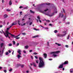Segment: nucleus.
<instances>
[{"mask_svg": "<svg viewBox=\"0 0 73 73\" xmlns=\"http://www.w3.org/2000/svg\"><path fill=\"white\" fill-rule=\"evenodd\" d=\"M9 28H7L6 31H5V33L4 32V31H3L2 30V32H3V33L4 34L5 36V37H6V38H7V37H8L9 39L11 38V37L9 36V35H11V36H12V37H13L14 38H16V37H19L20 35V34H19V35L17 36H15V35H13L11 34L10 33H9V32H8V31H9Z\"/></svg>", "mask_w": 73, "mask_h": 73, "instance_id": "1", "label": "nucleus"}, {"mask_svg": "<svg viewBox=\"0 0 73 73\" xmlns=\"http://www.w3.org/2000/svg\"><path fill=\"white\" fill-rule=\"evenodd\" d=\"M39 60L40 62L38 65L39 68H44L45 66V62L42 60V59L41 58L39 57Z\"/></svg>", "mask_w": 73, "mask_h": 73, "instance_id": "2", "label": "nucleus"}, {"mask_svg": "<svg viewBox=\"0 0 73 73\" xmlns=\"http://www.w3.org/2000/svg\"><path fill=\"white\" fill-rule=\"evenodd\" d=\"M42 9H43L42 8H39L38 9V10L40 12L44 13L45 15H47V16H50V17H52V16H53V15H54V13L50 14V12H48L46 14L45 12L42 11Z\"/></svg>", "mask_w": 73, "mask_h": 73, "instance_id": "3", "label": "nucleus"}, {"mask_svg": "<svg viewBox=\"0 0 73 73\" xmlns=\"http://www.w3.org/2000/svg\"><path fill=\"white\" fill-rule=\"evenodd\" d=\"M4 44V43H2L0 44V57H2L3 56V52H4V49H5V47H4L3 48V49H1V48H3V45Z\"/></svg>", "mask_w": 73, "mask_h": 73, "instance_id": "4", "label": "nucleus"}, {"mask_svg": "<svg viewBox=\"0 0 73 73\" xmlns=\"http://www.w3.org/2000/svg\"><path fill=\"white\" fill-rule=\"evenodd\" d=\"M60 51H59L52 52H51L50 53V54H53L52 56H53V57H54V58H55L56 57H57L58 56V55H56L54 54H58V53H60Z\"/></svg>", "mask_w": 73, "mask_h": 73, "instance_id": "5", "label": "nucleus"}, {"mask_svg": "<svg viewBox=\"0 0 73 73\" xmlns=\"http://www.w3.org/2000/svg\"><path fill=\"white\" fill-rule=\"evenodd\" d=\"M68 64V62L66 61L64 63H62V64L60 65L58 67L59 69L62 68H63V65H64V64L66 65V64Z\"/></svg>", "mask_w": 73, "mask_h": 73, "instance_id": "6", "label": "nucleus"}, {"mask_svg": "<svg viewBox=\"0 0 73 73\" xmlns=\"http://www.w3.org/2000/svg\"><path fill=\"white\" fill-rule=\"evenodd\" d=\"M63 35L59 34L57 35L58 37H64L66 34V31H64L63 32Z\"/></svg>", "mask_w": 73, "mask_h": 73, "instance_id": "7", "label": "nucleus"}, {"mask_svg": "<svg viewBox=\"0 0 73 73\" xmlns=\"http://www.w3.org/2000/svg\"><path fill=\"white\" fill-rule=\"evenodd\" d=\"M17 24V23H16V22H14L12 24V25L11 26L9 27L8 28H9V29H10L11 28V27H12L13 26V25H16V24Z\"/></svg>", "mask_w": 73, "mask_h": 73, "instance_id": "8", "label": "nucleus"}, {"mask_svg": "<svg viewBox=\"0 0 73 73\" xmlns=\"http://www.w3.org/2000/svg\"><path fill=\"white\" fill-rule=\"evenodd\" d=\"M64 16V14L62 13H60L59 16V17H62Z\"/></svg>", "mask_w": 73, "mask_h": 73, "instance_id": "9", "label": "nucleus"}, {"mask_svg": "<svg viewBox=\"0 0 73 73\" xmlns=\"http://www.w3.org/2000/svg\"><path fill=\"white\" fill-rule=\"evenodd\" d=\"M17 52L19 53V54L20 55L21 54V50L19 49L17 51Z\"/></svg>", "mask_w": 73, "mask_h": 73, "instance_id": "10", "label": "nucleus"}, {"mask_svg": "<svg viewBox=\"0 0 73 73\" xmlns=\"http://www.w3.org/2000/svg\"><path fill=\"white\" fill-rule=\"evenodd\" d=\"M54 13H57V9H56V7H54Z\"/></svg>", "mask_w": 73, "mask_h": 73, "instance_id": "11", "label": "nucleus"}, {"mask_svg": "<svg viewBox=\"0 0 73 73\" xmlns=\"http://www.w3.org/2000/svg\"><path fill=\"white\" fill-rule=\"evenodd\" d=\"M66 18V15H65V16H64V19L63 20V21H65V19Z\"/></svg>", "mask_w": 73, "mask_h": 73, "instance_id": "12", "label": "nucleus"}, {"mask_svg": "<svg viewBox=\"0 0 73 73\" xmlns=\"http://www.w3.org/2000/svg\"><path fill=\"white\" fill-rule=\"evenodd\" d=\"M43 56L45 58H46V57H47V54L45 53L43 54Z\"/></svg>", "mask_w": 73, "mask_h": 73, "instance_id": "13", "label": "nucleus"}, {"mask_svg": "<svg viewBox=\"0 0 73 73\" xmlns=\"http://www.w3.org/2000/svg\"><path fill=\"white\" fill-rule=\"evenodd\" d=\"M17 57L18 59H20V58H21V56H20V54H18L17 55Z\"/></svg>", "mask_w": 73, "mask_h": 73, "instance_id": "14", "label": "nucleus"}, {"mask_svg": "<svg viewBox=\"0 0 73 73\" xmlns=\"http://www.w3.org/2000/svg\"><path fill=\"white\" fill-rule=\"evenodd\" d=\"M33 66L34 67H36L37 66V65H36V63H33Z\"/></svg>", "mask_w": 73, "mask_h": 73, "instance_id": "15", "label": "nucleus"}, {"mask_svg": "<svg viewBox=\"0 0 73 73\" xmlns=\"http://www.w3.org/2000/svg\"><path fill=\"white\" fill-rule=\"evenodd\" d=\"M12 4V1L10 0L9 2V5H11Z\"/></svg>", "mask_w": 73, "mask_h": 73, "instance_id": "16", "label": "nucleus"}, {"mask_svg": "<svg viewBox=\"0 0 73 73\" xmlns=\"http://www.w3.org/2000/svg\"><path fill=\"white\" fill-rule=\"evenodd\" d=\"M8 17V15H7V14H5L4 15V18H6Z\"/></svg>", "mask_w": 73, "mask_h": 73, "instance_id": "17", "label": "nucleus"}, {"mask_svg": "<svg viewBox=\"0 0 73 73\" xmlns=\"http://www.w3.org/2000/svg\"><path fill=\"white\" fill-rule=\"evenodd\" d=\"M73 69H71L70 70V73H73Z\"/></svg>", "mask_w": 73, "mask_h": 73, "instance_id": "18", "label": "nucleus"}, {"mask_svg": "<svg viewBox=\"0 0 73 73\" xmlns=\"http://www.w3.org/2000/svg\"><path fill=\"white\" fill-rule=\"evenodd\" d=\"M39 36L38 35H36L35 36H34L33 37V38H36V37H38Z\"/></svg>", "mask_w": 73, "mask_h": 73, "instance_id": "19", "label": "nucleus"}, {"mask_svg": "<svg viewBox=\"0 0 73 73\" xmlns=\"http://www.w3.org/2000/svg\"><path fill=\"white\" fill-rule=\"evenodd\" d=\"M56 44H57V45L58 46H61V44H58L57 43H55Z\"/></svg>", "mask_w": 73, "mask_h": 73, "instance_id": "20", "label": "nucleus"}, {"mask_svg": "<svg viewBox=\"0 0 73 73\" xmlns=\"http://www.w3.org/2000/svg\"><path fill=\"white\" fill-rule=\"evenodd\" d=\"M65 24H70V22H68L65 23Z\"/></svg>", "mask_w": 73, "mask_h": 73, "instance_id": "21", "label": "nucleus"}, {"mask_svg": "<svg viewBox=\"0 0 73 73\" xmlns=\"http://www.w3.org/2000/svg\"><path fill=\"white\" fill-rule=\"evenodd\" d=\"M20 66L21 67V68H23L24 67V65L23 64H20Z\"/></svg>", "mask_w": 73, "mask_h": 73, "instance_id": "22", "label": "nucleus"}, {"mask_svg": "<svg viewBox=\"0 0 73 73\" xmlns=\"http://www.w3.org/2000/svg\"><path fill=\"white\" fill-rule=\"evenodd\" d=\"M62 10L63 11V12L64 13H65V14H66V13H65V10L64 9H62Z\"/></svg>", "mask_w": 73, "mask_h": 73, "instance_id": "23", "label": "nucleus"}, {"mask_svg": "<svg viewBox=\"0 0 73 73\" xmlns=\"http://www.w3.org/2000/svg\"><path fill=\"white\" fill-rule=\"evenodd\" d=\"M30 12H31V13H35V12L33 11H32L31 10H30Z\"/></svg>", "mask_w": 73, "mask_h": 73, "instance_id": "24", "label": "nucleus"}, {"mask_svg": "<svg viewBox=\"0 0 73 73\" xmlns=\"http://www.w3.org/2000/svg\"><path fill=\"white\" fill-rule=\"evenodd\" d=\"M37 18L39 20L40 19V16H38L37 17Z\"/></svg>", "mask_w": 73, "mask_h": 73, "instance_id": "25", "label": "nucleus"}, {"mask_svg": "<svg viewBox=\"0 0 73 73\" xmlns=\"http://www.w3.org/2000/svg\"><path fill=\"white\" fill-rule=\"evenodd\" d=\"M6 11L8 12H10L11 11V10H9V9H7Z\"/></svg>", "mask_w": 73, "mask_h": 73, "instance_id": "26", "label": "nucleus"}, {"mask_svg": "<svg viewBox=\"0 0 73 73\" xmlns=\"http://www.w3.org/2000/svg\"><path fill=\"white\" fill-rule=\"evenodd\" d=\"M36 62L37 64H38V60H36Z\"/></svg>", "mask_w": 73, "mask_h": 73, "instance_id": "27", "label": "nucleus"}, {"mask_svg": "<svg viewBox=\"0 0 73 73\" xmlns=\"http://www.w3.org/2000/svg\"><path fill=\"white\" fill-rule=\"evenodd\" d=\"M13 45H15V44H16V42H15V41H13Z\"/></svg>", "mask_w": 73, "mask_h": 73, "instance_id": "28", "label": "nucleus"}, {"mask_svg": "<svg viewBox=\"0 0 73 73\" xmlns=\"http://www.w3.org/2000/svg\"><path fill=\"white\" fill-rule=\"evenodd\" d=\"M8 54H9V53L8 52H6L5 53L6 55H8Z\"/></svg>", "mask_w": 73, "mask_h": 73, "instance_id": "29", "label": "nucleus"}, {"mask_svg": "<svg viewBox=\"0 0 73 73\" xmlns=\"http://www.w3.org/2000/svg\"><path fill=\"white\" fill-rule=\"evenodd\" d=\"M18 24L19 25H20V24L19 23H20V21L19 20H18Z\"/></svg>", "mask_w": 73, "mask_h": 73, "instance_id": "30", "label": "nucleus"}, {"mask_svg": "<svg viewBox=\"0 0 73 73\" xmlns=\"http://www.w3.org/2000/svg\"><path fill=\"white\" fill-rule=\"evenodd\" d=\"M20 9H21V8H23V7L21 6L19 7Z\"/></svg>", "mask_w": 73, "mask_h": 73, "instance_id": "31", "label": "nucleus"}, {"mask_svg": "<svg viewBox=\"0 0 73 73\" xmlns=\"http://www.w3.org/2000/svg\"><path fill=\"white\" fill-rule=\"evenodd\" d=\"M48 9L46 8V9L45 10H44V12H46L47 11H48Z\"/></svg>", "mask_w": 73, "mask_h": 73, "instance_id": "32", "label": "nucleus"}, {"mask_svg": "<svg viewBox=\"0 0 73 73\" xmlns=\"http://www.w3.org/2000/svg\"><path fill=\"white\" fill-rule=\"evenodd\" d=\"M54 32L55 33H57V30H55L54 31Z\"/></svg>", "mask_w": 73, "mask_h": 73, "instance_id": "33", "label": "nucleus"}, {"mask_svg": "<svg viewBox=\"0 0 73 73\" xmlns=\"http://www.w3.org/2000/svg\"><path fill=\"white\" fill-rule=\"evenodd\" d=\"M25 48H26V49H28V46H25Z\"/></svg>", "mask_w": 73, "mask_h": 73, "instance_id": "34", "label": "nucleus"}, {"mask_svg": "<svg viewBox=\"0 0 73 73\" xmlns=\"http://www.w3.org/2000/svg\"><path fill=\"white\" fill-rule=\"evenodd\" d=\"M65 46V47H66V48H68L69 47V46H68V45H66Z\"/></svg>", "mask_w": 73, "mask_h": 73, "instance_id": "35", "label": "nucleus"}, {"mask_svg": "<svg viewBox=\"0 0 73 73\" xmlns=\"http://www.w3.org/2000/svg\"><path fill=\"white\" fill-rule=\"evenodd\" d=\"M12 70V69L11 68L9 70V72H11Z\"/></svg>", "mask_w": 73, "mask_h": 73, "instance_id": "36", "label": "nucleus"}, {"mask_svg": "<svg viewBox=\"0 0 73 73\" xmlns=\"http://www.w3.org/2000/svg\"><path fill=\"white\" fill-rule=\"evenodd\" d=\"M46 5H50V3H46Z\"/></svg>", "mask_w": 73, "mask_h": 73, "instance_id": "37", "label": "nucleus"}, {"mask_svg": "<svg viewBox=\"0 0 73 73\" xmlns=\"http://www.w3.org/2000/svg\"><path fill=\"white\" fill-rule=\"evenodd\" d=\"M5 21H4L3 22V25H5Z\"/></svg>", "mask_w": 73, "mask_h": 73, "instance_id": "38", "label": "nucleus"}, {"mask_svg": "<svg viewBox=\"0 0 73 73\" xmlns=\"http://www.w3.org/2000/svg\"><path fill=\"white\" fill-rule=\"evenodd\" d=\"M9 46H12V44H9Z\"/></svg>", "mask_w": 73, "mask_h": 73, "instance_id": "39", "label": "nucleus"}, {"mask_svg": "<svg viewBox=\"0 0 73 73\" xmlns=\"http://www.w3.org/2000/svg\"><path fill=\"white\" fill-rule=\"evenodd\" d=\"M67 40H68V39L69 38V35H68V36L67 37Z\"/></svg>", "mask_w": 73, "mask_h": 73, "instance_id": "40", "label": "nucleus"}, {"mask_svg": "<svg viewBox=\"0 0 73 73\" xmlns=\"http://www.w3.org/2000/svg\"><path fill=\"white\" fill-rule=\"evenodd\" d=\"M22 35H26V34L25 33H22Z\"/></svg>", "mask_w": 73, "mask_h": 73, "instance_id": "41", "label": "nucleus"}, {"mask_svg": "<svg viewBox=\"0 0 73 73\" xmlns=\"http://www.w3.org/2000/svg\"><path fill=\"white\" fill-rule=\"evenodd\" d=\"M3 71L4 72H5V73H7V70H4Z\"/></svg>", "mask_w": 73, "mask_h": 73, "instance_id": "42", "label": "nucleus"}, {"mask_svg": "<svg viewBox=\"0 0 73 73\" xmlns=\"http://www.w3.org/2000/svg\"><path fill=\"white\" fill-rule=\"evenodd\" d=\"M1 40L2 41H3V42H4V40H3V39H1Z\"/></svg>", "mask_w": 73, "mask_h": 73, "instance_id": "43", "label": "nucleus"}, {"mask_svg": "<svg viewBox=\"0 0 73 73\" xmlns=\"http://www.w3.org/2000/svg\"><path fill=\"white\" fill-rule=\"evenodd\" d=\"M35 58L36 59H37V58H38V57H37L36 56H35Z\"/></svg>", "mask_w": 73, "mask_h": 73, "instance_id": "44", "label": "nucleus"}, {"mask_svg": "<svg viewBox=\"0 0 73 73\" xmlns=\"http://www.w3.org/2000/svg\"><path fill=\"white\" fill-rule=\"evenodd\" d=\"M7 68L6 67H3L2 68L3 69H5Z\"/></svg>", "mask_w": 73, "mask_h": 73, "instance_id": "45", "label": "nucleus"}, {"mask_svg": "<svg viewBox=\"0 0 73 73\" xmlns=\"http://www.w3.org/2000/svg\"><path fill=\"white\" fill-rule=\"evenodd\" d=\"M23 53H26V51H25V50H24L23 51Z\"/></svg>", "mask_w": 73, "mask_h": 73, "instance_id": "46", "label": "nucleus"}, {"mask_svg": "<svg viewBox=\"0 0 73 73\" xmlns=\"http://www.w3.org/2000/svg\"><path fill=\"white\" fill-rule=\"evenodd\" d=\"M34 54H37V53L36 52H34L33 53Z\"/></svg>", "mask_w": 73, "mask_h": 73, "instance_id": "47", "label": "nucleus"}, {"mask_svg": "<svg viewBox=\"0 0 73 73\" xmlns=\"http://www.w3.org/2000/svg\"><path fill=\"white\" fill-rule=\"evenodd\" d=\"M34 30H35V31H37V29H36L34 28Z\"/></svg>", "mask_w": 73, "mask_h": 73, "instance_id": "48", "label": "nucleus"}, {"mask_svg": "<svg viewBox=\"0 0 73 73\" xmlns=\"http://www.w3.org/2000/svg\"><path fill=\"white\" fill-rule=\"evenodd\" d=\"M25 25V23H24L23 25L21 24V26H23V25Z\"/></svg>", "mask_w": 73, "mask_h": 73, "instance_id": "49", "label": "nucleus"}, {"mask_svg": "<svg viewBox=\"0 0 73 73\" xmlns=\"http://www.w3.org/2000/svg\"><path fill=\"white\" fill-rule=\"evenodd\" d=\"M32 22H31L30 23V25H32Z\"/></svg>", "mask_w": 73, "mask_h": 73, "instance_id": "50", "label": "nucleus"}, {"mask_svg": "<svg viewBox=\"0 0 73 73\" xmlns=\"http://www.w3.org/2000/svg\"><path fill=\"white\" fill-rule=\"evenodd\" d=\"M19 38H20V37H18L16 38V39H19Z\"/></svg>", "mask_w": 73, "mask_h": 73, "instance_id": "51", "label": "nucleus"}, {"mask_svg": "<svg viewBox=\"0 0 73 73\" xmlns=\"http://www.w3.org/2000/svg\"><path fill=\"white\" fill-rule=\"evenodd\" d=\"M52 59H49V61H52Z\"/></svg>", "mask_w": 73, "mask_h": 73, "instance_id": "52", "label": "nucleus"}, {"mask_svg": "<svg viewBox=\"0 0 73 73\" xmlns=\"http://www.w3.org/2000/svg\"><path fill=\"white\" fill-rule=\"evenodd\" d=\"M8 52L10 53L11 52V51L10 50H9Z\"/></svg>", "mask_w": 73, "mask_h": 73, "instance_id": "53", "label": "nucleus"}, {"mask_svg": "<svg viewBox=\"0 0 73 73\" xmlns=\"http://www.w3.org/2000/svg\"><path fill=\"white\" fill-rule=\"evenodd\" d=\"M19 43H17V46H19Z\"/></svg>", "mask_w": 73, "mask_h": 73, "instance_id": "54", "label": "nucleus"}, {"mask_svg": "<svg viewBox=\"0 0 73 73\" xmlns=\"http://www.w3.org/2000/svg\"><path fill=\"white\" fill-rule=\"evenodd\" d=\"M14 53V51H13L12 52V54H13V55Z\"/></svg>", "mask_w": 73, "mask_h": 73, "instance_id": "55", "label": "nucleus"}, {"mask_svg": "<svg viewBox=\"0 0 73 73\" xmlns=\"http://www.w3.org/2000/svg\"><path fill=\"white\" fill-rule=\"evenodd\" d=\"M47 44L48 46H49V42H47Z\"/></svg>", "mask_w": 73, "mask_h": 73, "instance_id": "56", "label": "nucleus"}, {"mask_svg": "<svg viewBox=\"0 0 73 73\" xmlns=\"http://www.w3.org/2000/svg\"><path fill=\"white\" fill-rule=\"evenodd\" d=\"M2 27H3V25H0V28H2Z\"/></svg>", "mask_w": 73, "mask_h": 73, "instance_id": "57", "label": "nucleus"}, {"mask_svg": "<svg viewBox=\"0 0 73 73\" xmlns=\"http://www.w3.org/2000/svg\"><path fill=\"white\" fill-rule=\"evenodd\" d=\"M0 33H2H2H3V31L2 32L0 31Z\"/></svg>", "mask_w": 73, "mask_h": 73, "instance_id": "58", "label": "nucleus"}, {"mask_svg": "<svg viewBox=\"0 0 73 73\" xmlns=\"http://www.w3.org/2000/svg\"><path fill=\"white\" fill-rule=\"evenodd\" d=\"M1 69H3V68H2V67H0V70H1Z\"/></svg>", "mask_w": 73, "mask_h": 73, "instance_id": "59", "label": "nucleus"}, {"mask_svg": "<svg viewBox=\"0 0 73 73\" xmlns=\"http://www.w3.org/2000/svg\"><path fill=\"white\" fill-rule=\"evenodd\" d=\"M46 21H47V22H50V21H49V20H47Z\"/></svg>", "mask_w": 73, "mask_h": 73, "instance_id": "60", "label": "nucleus"}, {"mask_svg": "<svg viewBox=\"0 0 73 73\" xmlns=\"http://www.w3.org/2000/svg\"><path fill=\"white\" fill-rule=\"evenodd\" d=\"M22 14V11H21L20 12V15H21Z\"/></svg>", "mask_w": 73, "mask_h": 73, "instance_id": "61", "label": "nucleus"}, {"mask_svg": "<svg viewBox=\"0 0 73 73\" xmlns=\"http://www.w3.org/2000/svg\"><path fill=\"white\" fill-rule=\"evenodd\" d=\"M39 20L40 23H41V20H40V19H39Z\"/></svg>", "mask_w": 73, "mask_h": 73, "instance_id": "62", "label": "nucleus"}, {"mask_svg": "<svg viewBox=\"0 0 73 73\" xmlns=\"http://www.w3.org/2000/svg\"><path fill=\"white\" fill-rule=\"evenodd\" d=\"M29 72V71H27L26 73H28Z\"/></svg>", "mask_w": 73, "mask_h": 73, "instance_id": "63", "label": "nucleus"}, {"mask_svg": "<svg viewBox=\"0 0 73 73\" xmlns=\"http://www.w3.org/2000/svg\"><path fill=\"white\" fill-rule=\"evenodd\" d=\"M31 58H32V59H33V56H31Z\"/></svg>", "mask_w": 73, "mask_h": 73, "instance_id": "64", "label": "nucleus"}]
</instances>
